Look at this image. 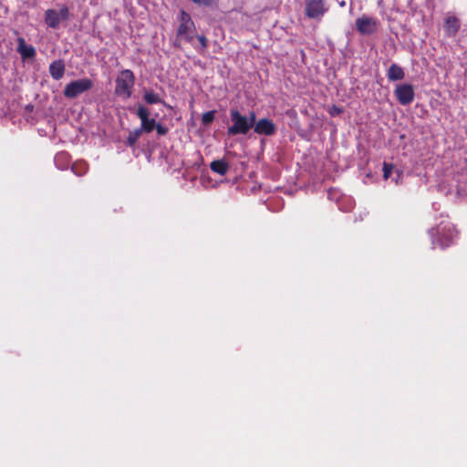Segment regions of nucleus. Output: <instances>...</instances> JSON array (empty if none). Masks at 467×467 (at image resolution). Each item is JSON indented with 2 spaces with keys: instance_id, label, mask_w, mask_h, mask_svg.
Wrapping results in <instances>:
<instances>
[{
  "instance_id": "f257e3e1",
  "label": "nucleus",
  "mask_w": 467,
  "mask_h": 467,
  "mask_svg": "<svg viewBox=\"0 0 467 467\" xmlns=\"http://www.w3.org/2000/svg\"><path fill=\"white\" fill-rule=\"evenodd\" d=\"M256 114L250 111L248 116L242 115L237 109H231L230 119L232 125L228 127L227 133L230 136L245 135L255 124Z\"/></svg>"
},
{
  "instance_id": "f03ea898",
  "label": "nucleus",
  "mask_w": 467,
  "mask_h": 467,
  "mask_svg": "<svg viewBox=\"0 0 467 467\" xmlns=\"http://www.w3.org/2000/svg\"><path fill=\"white\" fill-rule=\"evenodd\" d=\"M115 95L123 99H128L132 95L135 85V76L130 69L121 70L115 80Z\"/></svg>"
},
{
  "instance_id": "7ed1b4c3",
  "label": "nucleus",
  "mask_w": 467,
  "mask_h": 467,
  "mask_svg": "<svg viewBox=\"0 0 467 467\" xmlns=\"http://www.w3.org/2000/svg\"><path fill=\"white\" fill-rule=\"evenodd\" d=\"M179 21L177 39H184L186 42L192 44L196 34V27L191 16L184 10H181Z\"/></svg>"
},
{
  "instance_id": "20e7f679",
  "label": "nucleus",
  "mask_w": 467,
  "mask_h": 467,
  "mask_svg": "<svg viewBox=\"0 0 467 467\" xmlns=\"http://www.w3.org/2000/svg\"><path fill=\"white\" fill-rule=\"evenodd\" d=\"M327 11L326 0H305V16L309 19L321 21Z\"/></svg>"
},
{
  "instance_id": "39448f33",
  "label": "nucleus",
  "mask_w": 467,
  "mask_h": 467,
  "mask_svg": "<svg viewBox=\"0 0 467 467\" xmlns=\"http://www.w3.org/2000/svg\"><path fill=\"white\" fill-rule=\"evenodd\" d=\"M93 87V81L89 78H81L69 82L64 89V96L68 99H74L82 93L89 90Z\"/></svg>"
},
{
  "instance_id": "423d86ee",
  "label": "nucleus",
  "mask_w": 467,
  "mask_h": 467,
  "mask_svg": "<svg viewBox=\"0 0 467 467\" xmlns=\"http://www.w3.org/2000/svg\"><path fill=\"white\" fill-rule=\"evenodd\" d=\"M69 19V9L67 5H63L59 11L55 9H47L45 12V23L52 28L57 29L59 26L61 21H67Z\"/></svg>"
},
{
  "instance_id": "0eeeda50",
  "label": "nucleus",
  "mask_w": 467,
  "mask_h": 467,
  "mask_svg": "<svg viewBox=\"0 0 467 467\" xmlns=\"http://www.w3.org/2000/svg\"><path fill=\"white\" fill-rule=\"evenodd\" d=\"M436 239L433 240V244L439 245L444 249L451 245L456 237V232L451 225H445L439 227L435 230Z\"/></svg>"
},
{
  "instance_id": "6e6552de",
  "label": "nucleus",
  "mask_w": 467,
  "mask_h": 467,
  "mask_svg": "<svg viewBox=\"0 0 467 467\" xmlns=\"http://www.w3.org/2000/svg\"><path fill=\"white\" fill-rule=\"evenodd\" d=\"M394 95L400 104L403 106L410 105L415 98L414 88L411 84L398 85L394 90Z\"/></svg>"
},
{
  "instance_id": "1a4fd4ad",
  "label": "nucleus",
  "mask_w": 467,
  "mask_h": 467,
  "mask_svg": "<svg viewBox=\"0 0 467 467\" xmlns=\"http://www.w3.org/2000/svg\"><path fill=\"white\" fill-rule=\"evenodd\" d=\"M355 25L359 34L371 35L377 31L379 22L374 17L362 16L356 19Z\"/></svg>"
},
{
  "instance_id": "9d476101",
  "label": "nucleus",
  "mask_w": 467,
  "mask_h": 467,
  "mask_svg": "<svg viewBox=\"0 0 467 467\" xmlns=\"http://www.w3.org/2000/svg\"><path fill=\"white\" fill-rule=\"evenodd\" d=\"M137 116L140 119L141 125L139 130H141L142 132L150 133L156 127V120L154 119H150V111L144 106H139L137 109Z\"/></svg>"
},
{
  "instance_id": "9b49d317",
  "label": "nucleus",
  "mask_w": 467,
  "mask_h": 467,
  "mask_svg": "<svg viewBox=\"0 0 467 467\" xmlns=\"http://www.w3.org/2000/svg\"><path fill=\"white\" fill-rule=\"evenodd\" d=\"M254 131L258 135L273 136L276 132V126L274 121L267 118L255 120Z\"/></svg>"
},
{
  "instance_id": "f8f14e48",
  "label": "nucleus",
  "mask_w": 467,
  "mask_h": 467,
  "mask_svg": "<svg viewBox=\"0 0 467 467\" xmlns=\"http://www.w3.org/2000/svg\"><path fill=\"white\" fill-rule=\"evenodd\" d=\"M16 41V51L21 56L22 60L32 59L36 57V48L32 45H27L24 37L19 36Z\"/></svg>"
},
{
  "instance_id": "ddd939ff",
  "label": "nucleus",
  "mask_w": 467,
  "mask_h": 467,
  "mask_svg": "<svg viewBox=\"0 0 467 467\" xmlns=\"http://www.w3.org/2000/svg\"><path fill=\"white\" fill-rule=\"evenodd\" d=\"M461 23L459 18L454 16H448L445 19L444 30L447 36H454L459 32Z\"/></svg>"
},
{
  "instance_id": "4468645a",
  "label": "nucleus",
  "mask_w": 467,
  "mask_h": 467,
  "mask_svg": "<svg viewBox=\"0 0 467 467\" xmlns=\"http://www.w3.org/2000/svg\"><path fill=\"white\" fill-rule=\"evenodd\" d=\"M49 73L56 80L62 78L65 73L64 62L60 59L53 61L49 66Z\"/></svg>"
},
{
  "instance_id": "2eb2a0df",
  "label": "nucleus",
  "mask_w": 467,
  "mask_h": 467,
  "mask_svg": "<svg viewBox=\"0 0 467 467\" xmlns=\"http://www.w3.org/2000/svg\"><path fill=\"white\" fill-rule=\"evenodd\" d=\"M387 77L390 81L402 80L405 77V72L400 66L391 64L388 69Z\"/></svg>"
},
{
  "instance_id": "dca6fc26",
  "label": "nucleus",
  "mask_w": 467,
  "mask_h": 467,
  "mask_svg": "<svg viewBox=\"0 0 467 467\" xmlns=\"http://www.w3.org/2000/svg\"><path fill=\"white\" fill-rule=\"evenodd\" d=\"M210 169L220 175H225L229 170V165L224 160H216L211 162Z\"/></svg>"
},
{
  "instance_id": "f3484780",
  "label": "nucleus",
  "mask_w": 467,
  "mask_h": 467,
  "mask_svg": "<svg viewBox=\"0 0 467 467\" xmlns=\"http://www.w3.org/2000/svg\"><path fill=\"white\" fill-rule=\"evenodd\" d=\"M88 170V165L84 161H75L71 166V171L77 175V176H83L87 173Z\"/></svg>"
},
{
  "instance_id": "a211bd4d",
  "label": "nucleus",
  "mask_w": 467,
  "mask_h": 467,
  "mask_svg": "<svg viewBox=\"0 0 467 467\" xmlns=\"http://www.w3.org/2000/svg\"><path fill=\"white\" fill-rule=\"evenodd\" d=\"M143 99L146 101V103L150 105L162 103L164 106H167V104L164 101H162L160 96L156 94L153 90L145 91Z\"/></svg>"
},
{
  "instance_id": "6ab92c4d",
  "label": "nucleus",
  "mask_w": 467,
  "mask_h": 467,
  "mask_svg": "<svg viewBox=\"0 0 467 467\" xmlns=\"http://www.w3.org/2000/svg\"><path fill=\"white\" fill-rule=\"evenodd\" d=\"M55 162L57 166L63 170L65 169L69 162V155L66 151H60L55 156Z\"/></svg>"
},
{
  "instance_id": "aec40b11",
  "label": "nucleus",
  "mask_w": 467,
  "mask_h": 467,
  "mask_svg": "<svg viewBox=\"0 0 467 467\" xmlns=\"http://www.w3.org/2000/svg\"><path fill=\"white\" fill-rule=\"evenodd\" d=\"M141 134V130L139 129H135L134 130L130 131L126 140L127 145L130 147L134 146Z\"/></svg>"
},
{
  "instance_id": "412c9836",
  "label": "nucleus",
  "mask_w": 467,
  "mask_h": 467,
  "mask_svg": "<svg viewBox=\"0 0 467 467\" xmlns=\"http://www.w3.org/2000/svg\"><path fill=\"white\" fill-rule=\"evenodd\" d=\"M215 110L206 111L202 115V123L204 126L210 125L215 118Z\"/></svg>"
},
{
  "instance_id": "4be33fe9",
  "label": "nucleus",
  "mask_w": 467,
  "mask_h": 467,
  "mask_svg": "<svg viewBox=\"0 0 467 467\" xmlns=\"http://www.w3.org/2000/svg\"><path fill=\"white\" fill-rule=\"evenodd\" d=\"M394 170V165L389 162H383V178L388 180Z\"/></svg>"
},
{
  "instance_id": "5701e85b",
  "label": "nucleus",
  "mask_w": 467,
  "mask_h": 467,
  "mask_svg": "<svg viewBox=\"0 0 467 467\" xmlns=\"http://www.w3.org/2000/svg\"><path fill=\"white\" fill-rule=\"evenodd\" d=\"M158 135L164 136L168 133L169 130L166 126L161 125V123H156L155 129Z\"/></svg>"
},
{
  "instance_id": "b1692460",
  "label": "nucleus",
  "mask_w": 467,
  "mask_h": 467,
  "mask_svg": "<svg viewBox=\"0 0 467 467\" xmlns=\"http://www.w3.org/2000/svg\"><path fill=\"white\" fill-rule=\"evenodd\" d=\"M197 39L200 43L201 49L205 50L208 47V39L206 38V36L203 35H200L197 36Z\"/></svg>"
},
{
  "instance_id": "393cba45",
  "label": "nucleus",
  "mask_w": 467,
  "mask_h": 467,
  "mask_svg": "<svg viewBox=\"0 0 467 467\" xmlns=\"http://www.w3.org/2000/svg\"><path fill=\"white\" fill-rule=\"evenodd\" d=\"M191 1L199 5H205V6L212 5L213 3V0H191Z\"/></svg>"
},
{
  "instance_id": "a878e982",
  "label": "nucleus",
  "mask_w": 467,
  "mask_h": 467,
  "mask_svg": "<svg viewBox=\"0 0 467 467\" xmlns=\"http://www.w3.org/2000/svg\"><path fill=\"white\" fill-rule=\"evenodd\" d=\"M343 112V109L339 107H337V106H332L331 109H329V113L331 116H336V115H339Z\"/></svg>"
}]
</instances>
